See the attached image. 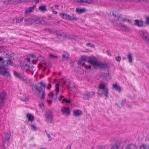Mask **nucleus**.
<instances>
[{"mask_svg": "<svg viewBox=\"0 0 149 149\" xmlns=\"http://www.w3.org/2000/svg\"><path fill=\"white\" fill-rule=\"evenodd\" d=\"M82 113V111L79 109L75 110L73 111V115L75 117H78L81 116Z\"/></svg>", "mask_w": 149, "mask_h": 149, "instance_id": "16", "label": "nucleus"}, {"mask_svg": "<svg viewBox=\"0 0 149 149\" xmlns=\"http://www.w3.org/2000/svg\"><path fill=\"white\" fill-rule=\"evenodd\" d=\"M3 60V58L1 57H0V61H2Z\"/></svg>", "mask_w": 149, "mask_h": 149, "instance_id": "60", "label": "nucleus"}, {"mask_svg": "<svg viewBox=\"0 0 149 149\" xmlns=\"http://www.w3.org/2000/svg\"><path fill=\"white\" fill-rule=\"evenodd\" d=\"M91 65H88V66H86V68L87 69H90L91 68Z\"/></svg>", "mask_w": 149, "mask_h": 149, "instance_id": "53", "label": "nucleus"}, {"mask_svg": "<svg viewBox=\"0 0 149 149\" xmlns=\"http://www.w3.org/2000/svg\"><path fill=\"white\" fill-rule=\"evenodd\" d=\"M46 86V84L43 82H40L36 86V89L39 93H42V96L41 97V99H43L45 96V89Z\"/></svg>", "mask_w": 149, "mask_h": 149, "instance_id": "2", "label": "nucleus"}, {"mask_svg": "<svg viewBox=\"0 0 149 149\" xmlns=\"http://www.w3.org/2000/svg\"><path fill=\"white\" fill-rule=\"evenodd\" d=\"M123 30L125 31H127V32H130V28L126 25L124 27Z\"/></svg>", "mask_w": 149, "mask_h": 149, "instance_id": "39", "label": "nucleus"}, {"mask_svg": "<svg viewBox=\"0 0 149 149\" xmlns=\"http://www.w3.org/2000/svg\"><path fill=\"white\" fill-rule=\"evenodd\" d=\"M39 105L40 106V107H41V108H42V107H44V105H43V104H42V103H41L40 104H39Z\"/></svg>", "mask_w": 149, "mask_h": 149, "instance_id": "54", "label": "nucleus"}, {"mask_svg": "<svg viewBox=\"0 0 149 149\" xmlns=\"http://www.w3.org/2000/svg\"><path fill=\"white\" fill-rule=\"evenodd\" d=\"M146 68L149 70V64H146Z\"/></svg>", "mask_w": 149, "mask_h": 149, "instance_id": "55", "label": "nucleus"}, {"mask_svg": "<svg viewBox=\"0 0 149 149\" xmlns=\"http://www.w3.org/2000/svg\"><path fill=\"white\" fill-rule=\"evenodd\" d=\"M23 17H21L20 18H18L16 19V22L17 23H20L22 22L23 20Z\"/></svg>", "mask_w": 149, "mask_h": 149, "instance_id": "41", "label": "nucleus"}, {"mask_svg": "<svg viewBox=\"0 0 149 149\" xmlns=\"http://www.w3.org/2000/svg\"><path fill=\"white\" fill-rule=\"evenodd\" d=\"M125 21H126V22L129 23H130L131 22V20L126 18L125 17L124 19H123V22H124Z\"/></svg>", "mask_w": 149, "mask_h": 149, "instance_id": "45", "label": "nucleus"}, {"mask_svg": "<svg viewBox=\"0 0 149 149\" xmlns=\"http://www.w3.org/2000/svg\"><path fill=\"white\" fill-rule=\"evenodd\" d=\"M141 147H142L144 149H146V148L144 145H143L140 147V148H141Z\"/></svg>", "mask_w": 149, "mask_h": 149, "instance_id": "56", "label": "nucleus"}, {"mask_svg": "<svg viewBox=\"0 0 149 149\" xmlns=\"http://www.w3.org/2000/svg\"><path fill=\"white\" fill-rule=\"evenodd\" d=\"M124 17H123L122 15H119L118 16V20L119 21H120L121 22H123V19H124Z\"/></svg>", "mask_w": 149, "mask_h": 149, "instance_id": "34", "label": "nucleus"}, {"mask_svg": "<svg viewBox=\"0 0 149 149\" xmlns=\"http://www.w3.org/2000/svg\"><path fill=\"white\" fill-rule=\"evenodd\" d=\"M126 149H137V148L135 145L131 144L128 145Z\"/></svg>", "mask_w": 149, "mask_h": 149, "instance_id": "31", "label": "nucleus"}, {"mask_svg": "<svg viewBox=\"0 0 149 149\" xmlns=\"http://www.w3.org/2000/svg\"><path fill=\"white\" fill-rule=\"evenodd\" d=\"M63 56V60L66 61L67 60L69 57V54L67 52H64L62 55Z\"/></svg>", "mask_w": 149, "mask_h": 149, "instance_id": "21", "label": "nucleus"}, {"mask_svg": "<svg viewBox=\"0 0 149 149\" xmlns=\"http://www.w3.org/2000/svg\"><path fill=\"white\" fill-rule=\"evenodd\" d=\"M3 47L2 46H0V51L2 49Z\"/></svg>", "mask_w": 149, "mask_h": 149, "instance_id": "61", "label": "nucleus"}, {"mask_svg": "<svg viewBox=\"0 0 149 149\" xmlns=\"http://www.w3.org/2000/svg\"><path fill=\"white\" fill-rule=\"evenodd\" d=\"M49 56L50 58L53 59H57L58 58V57L57 56L55 55L52 54H49Z\"/></svg>", "mask_w": 149, "mask_h": 149, "instance_id": "38", "label": "nucleus"}, {"mask_svg": "<svg viewBox=\"0 0 149 149\" xmlns=\"http://www.w3.org/2000/svg\"><path fill=\"white\" fill-rule=\"evenodd\" d=\"M8 72L7 69L4 67H0V74L3 75H5Z\"/></svg>", "mask_w": 149, "mask_h": 149, "instance_id": "15", "label": "nucleus"}, {"mask_svg": "<svg viewBox=\"0 0 149 149\" xmlns=\"http://www.w3.org/2000/svg\"><path fill=\"white\" fill-rule=\"evenodd\" d=\"M99 90L97 94L100 96L104 95L106 97H108L109 94L108 88L106 86L104 83H100L98 86Z\"/></svg>", "mask_w": 149, "mask_h": 149, "instance_id": "1", "label": "nucleus"}, {"mask_svg": "<svg viewBox=\"0 0 149 149\" xmlns=\"http://www.w3.org/2000/svg\"><path fill=\"white\" fill-rule=\"evenodd\" d=\"M13 2V1L12 0H6L5 1V3L7 4H9L10 3H12Z\"/></svg>", "mask_w": 149, "mask_h": 149, "instance_id": "46", "label": "nucleus"}, {"mask_svg": "<svg viewBox=\"0 0 149 149\" xmlns=\"http://www.w3.org/2000/svg\"><path fill=\"white\" fill-rule=\"evenodd\" d=\"M96 66L102 68H107L108 67V65H107L99 62H98Z\"/></svg>", "mask_w": 149, "mask_h": 149, "instance_id": "20", "label": "nucleus"}, {"mask_svg": "<svg viewBox=\"0 0 149 149\" xmlns=\"http://www.w3.org/2000/svg\"><path fill=\"white\" fill-rule=\"evenodd\" d=\"M146 19L147 24L149 25V17H147Z\"/></svg>", "mask_w": 149, "mask_h": 149, "instance_id": "51", "label": "nucleus"}, {"mask_svg": "<svg viewBox=\"0 0 149 149\" xmlns=\"http://www.w3.org/2000/svg\"><path fill=\"white\" fill-rule=\"evenodd\" d=\"M127 57V58L128 59L129 62L131 63H132V58L131 54L129 53Z\"/></svg>", "mask_w": 149, "mask_h": 149, "instance_id": "36", "label": "nucleus"}, {"mask_svg": "<svg viewBox=\"0 0 149 149\" xmlns=\"http://www.w3.org/2000/svg\"><path fill=\"white\" fill-rule=\"evenodd\" d=\"M36 4L38 3L39 1V0H36Z\"/></svg>", "mask_w": 149, "mask_h": 149, "instance_id": "59", "label": "nucleus"}, {"mask_svg": "<svg viewBox=\"0 0 149 149\" xmlns=\"http://www.w3.org/2000/svg\"><path fill=\"white\" fill-rule=\"evenodd\" d=\"M48 31L49 32L52 33L53 32V30L52 29H49Z\"/></svg>", "mask_w": 149, "mask_h": 149, "instance_id": "57", "label": "nucleus"}, {"mask_svg": "<svg viewBox=\"0 0 149 149\" xmlns=\"http://www.w3.org/2000/svg\"><path fill=\"white\" fill-rule=\"evenodd\" d=\"M38 149H46L44 147H41L38 148Z\"/></svg>", "mask_w": 149, "mask_h": 149, "instance_id": "58", "label": "nucleus"}, {"mask_svg": "<svg viewBox=\"0 0 149 149\" xmlns=\"http://www.w3.org/2000/svg\"><path fill=\"white\" fill-rule=\"evenodd\" d=\"M3 40V39L1 38H0V42H1Z\"/></svg>", "mask_w": 149, "mask_h": 149, "instance_id": "63", "label": "nucleus"}, {"mask_svg": "<svg viewBox=\"0 0 149 149\" xmlns=\"http://www.w3.org/2000/svg\"><path fill=\"white\" fill-rule=\"evenodd\" d=\"M134 24L139 27H141L143 25V21L141 20L135 19L134 21Z\"/></svg>", "mask_w": 149, "mask_h": 149, "instance_id": "13", "label": "nucleus"}, {"mask_svg": "<svg viewBox=\"0 0 149 149\" xmlns=\"http://www.w3.org/2000/svg\"><path fill=\"white\" fill-rule=\"evenodd\" d=\"M126 101V100L125 99H123L122 100L121 104L122 106H123Z\"/></svg>", "mask_w": 149, "mask_h": 149, "instance_id": "47", "label": "nucleus"}, {"mask_svg": "<svg viewBox=\"0 0 149 149\" xmlns=\"http://www.w3.org/2000/svg\"><path fill=\"white\" fill-rule=\"evenodd\" d=\"M126 25L123 24L121 23H120L118 24V26L120 27L121 29L123 30Z\"/></svg>", "mask_w": 149, "mask_h": 149, "instance_id": "40", "label": "nucleus"}, {"mask_svg": "<svg viewBox=\"0 0 149 149\" xmlns=\"http://www.w3.org/2000/svg\"><path fill=\"white\" fill-rule=\"evenodd\" d=\"M13 73L16 77L22 81L24 83H27L28 82V79L26 76L21 74H19L15 71H14Z\"/></svg>", "mask_w": 149, "mask_h": 149, "instance_id": "4", "label": "nucleus"}, {"mask_svg": "<svg viewBox=\"0 0 149 149\" xmlns=\"http://www.w3.org/2000/svg\"><path fill=\"white\" fill-rule=\"evenodd\" d=\"M113 87L116 91L120 92L121 91V88L119 86L117 85L116 84H113Z\"/></svg>", "mask_w": 149, "mask_h": 149, "instance_id": "24", "label": "nucleus"}, {"mask_svg": "<svg viewBox=\"0 0 149 149\" xmlns=\"http://www.w3.org/2000/svg\"><path fill=\"white\" fill-rule=\"evenodd\" d=\"M55 91L56 92V95H55V97L54 98L55 99H56L57 98V95L58 94V93L59 92V86L58 84H56L55 85Z\"/></svg>", "mask_w": 149, "mask_h": 149, "instance_id": "29", "label": "nucleus"}, {"mask_svg": "<svg viewBox=\"0 0 149 149\" xmlns=\"http://www.w3.org/2000/svg\"><path fill=\"white\" fill-rule=\"evenodd\" d=\"M61 111L63 114L68 115L70 114V109L68 108L63 107L61 109Z\"/></svg>", "mask_w": 149, "mask_h": 149, "instance_id": "12", "label": "nucleus"}, {"mask_svg": "<svg viewBox=\"0 0 149 149\" xmlns=\"http://www.w3.org/2000/svg\"><path fill=\"white\" fill-rule=\"evenodd\" d=\"M95 94V92H86L84 93L83 95V99L84 100H88L90 98L92 97Z\"/></svg>", "mask_w": 149, "mask_h": 149, "instance_id": "6", "label": "nucleus"}, {"mask_svg": "<svg viewBox=\"0 0 149 149\" xmlns=\"http://www.w3.org/2000/svg\"><path fill=\"white\" fill-rule=\"evenodd\" d=\"M51 87V85L49 83L48 84L47 86V88L48 89H49Z\"/></svg>", "mask_w": 149, "mask_h": 149, "instance_id": "52", "label": "nucleus"}, {"mask_svg": "<svg viewBox=\"0 0 149 149\" xmlns=\"http://www.w3.org/2000/svg\"><path fill=\"white\" fill-rule=\"evenodd\" d=\"M77 18L74 15H73L72 16L69 15V20H77Z\"/></svg>", "mask_w": 149, "mask_h": 149, "instance_id": "35", "label": "nucleus"}, {"mask_svg": "<svg viewBox=\"0 0 149 149\" xmlns=\"http://www.w3.org/2000/svg\"><path fill=\"white\" fill-rule=\"evenodd\" d=\"M37 59V57L33 54H30L27 57V60L30 63H36Z\"/></svg>", "mask_w": 149, "mask_h": 149, "instance_id": "7", "label": "nucleus"}, {"mask_svg": "<svg viewBox=\"0 0 149 149\" xmlns=\"http://www.w3.org/2000/svg\"><path fill=\"white\" fill-rule=\"evenodd\" d=\"M60 15L61 17L63 19H67L69 20V15L65 14L63 13L60 14Z\"/></svg>", "mask_w": 149, "mask_h": 149, "instance_id": "27", "label": "nucleus"}, {"mask_svg": "<svg viewBox=\"0 0 149 149\" xmlns=\"http://www.w3.org/2000/svg\"><path fill=\"white\" fill-rule=\"evenodd\" d=\"M3 54L5 57L8 58H11L12 56L11 52L8 51L4 52Z\"/></svg>", "mask_w": 149, "mask_h": 149, "instance_id": "22", "label": "nucleus"}, {"mask_svg": "<svg viewBox=\"0 0 149 149\" xmlns=\"http://www.w3.org/2000/svg\"><path fill=\"white\" fill-rule=\"evenodd\" d=\"M3 63L5 66L12 65L13 64V62L10 60L4 61Z\"/></svg>", "mask_w": 149, "mask_h": 149, "instance_id": "28", "label": "nucleus"}, {"mask_svg": "<svg viewBox=\"0 0 149 149\" xmlns=\"http://www.w3.org/2000/svg\"><path fill=\"white\" fill-rule=\"evenodd\" d=\"M37 61H40V63L42 64H44L46 65V62L45 61V59L44 57L41 56H40L38 57H37Z\"/></svg>", "mask_w": 149, "mask_h": 149, "instance_id": "23", "label": "nucleus"}, {"mask_svg": "<svg viewBox=\"0 0 149 149\" xmlns=\"http://www.w3.org/2000/svg\"><path fill=\"white\" fill-rule=\"evenodd\" d=\"M88 62L94 66H96L98 63L97 58L94 56L89 57Z\"/></svg>", "mask_w": 149, "mask_h": 149, "instance_id": "8", "label": "nucleus"}, {"mask_svg": "<svg viewBox=\"0 0 149 149\" xmlns=\"http://www.w3.org/2000/svg\"><path fill=\"white\" fill-rule=\"evenodd\" d=\"M39 10L44 12L47 11V10L46 8V6H40L38 8Z\"/></svg>", "mask_w": 149, "mask_h": 149, "instance_id": "30", "label": "nucleus"}, {"mask_svg": "<svg viewBox=\"0 0 149 149\" xmlns=\"http://www.w3.org/2000/svg\"><path fill=\"white\" fill-rule=\"evenodd\" d=\"M86 0H74L75 2L82 4L83 3H86Z\"/></svg>", "mask_w": 149, "mask_h": 149, "instance_id": "33", "label": "nucleus"}, {"mask_svg": "<svg viewBox=\"0 0 149 149\" xmlns=\"http://www.w3.org/2000/svg\"><path fill=\"white\" fill-rule=\"evenodd\" d=\"M6 96V93L3 91L0 95V109H1L4 102Z\"/></svg>", "mask_w": 149, "mask_h": 149, "instance_id": "9", "label": "nucleus"}, {"mask_svg": "<svg viewBox=\"0 0 149 149\" xmlns=\"http://www.w3.org/2000/svg\"><path fill=\"white\" fill-rule=\"evenodd\" d=\"M54 33H55L56 34L57 36H61L62 35H63V33H60L59 31H55Z\"/></svg>", "mask_w": 149, "mask_h": 149, "instance_id": "43", "label": "nucleus"}, {"mask_svg": "<svg viewBox=\"0 0 149 149\" xmlns=\"http://www.w3.org/2000/svg\"><path fill=\"white\" fill-rule=\"evenodd\" d=\"M31 21V19L30 18H28L26 19L25 20V22L26 24H31L30 22Z\"/></svg>", "mask_w": 149, "mask_h": 149, "instance_id": "42", "label": "nucleus"}, {"mask_svg": "<svg viewBox=\"0 0 149 149\" xmlns=\"http://www.w3.org/2000/svg\"><path fill=\"white\" fill-rule=\"evenodd\" d=\"M26 116L28 120L29 121L32 122L34 119L33 116L30 113L27 114Z\"/></svg>", "mask_w": 149, "mask_h": 149, "instance_id": "26", "label": "nucleus"}, {"mask_svg": "<svg viewBox=\"0 0 149 149\" xmlns=\"http://www.w3.org/2000/svg\"><path fill=\"white\" fill-rule=\"evenodd\" d=\"M20 65L22 69L24 70L27 69L29 67L28 65L26 63L25 61L24 60L21 61L20 62Z\"/></svg>", "mask_w": 149, "mask_h": 149, "instance_id": "11", "label": "nucleus"}, {"mask_svg": "<svg viewBox=\"0 0 149 149\" xmlns=\"http://www.w3.org/2000/svg\"><path fill=\"white\" fill-rule=\"evenodd\" d=\"M139 33L142 39L147 44L149 45V34L146 31L141 30Z\"/></svg>", "mask_w": 149, "mask_h": 149, "instance_id": "3", "label": "nucleus"}, {"mask_svg": "<svg viewBox=\"0 0 149 149\" xmlns=\"http://www.w3.org/2000/svg\"><path fill=\"white\" fill-rule=\"evenodd\" d=\"M21 100L23 101H27L28 99L27 97L23 96L21 98Z\"/></svg>", "mask_w": 149, "mask_h": 149, "instance_id": "44", "label": "nucleus"}, {"mask_svg": "<svg viewBox=\"0 0 149 149\" xmlns=\"http://www.w3.org/2000/svg\"><path fill=\"white\" fill-rule=\"evenodd\" d=\"M53 12L54 13V14H56L57 13V12L55 11H53Z\"/></svg>", "mask_w": 149, "mask_h": 149, "instance_id": "64", "label": "nucleus"}, {"mask_svg": "<svg viewBox=\"0 0 149 149\" xmlns=\"http://www.w3.org/2000/svg\"><path fill=\"white\" fill-rule=\"evenodd\" d=\"M36 5L33 6L32 7H31L30 8L26 9L25 11V14H26L31 13L33 11V10L36 7Z\"/></svg>", "mask_w": 149, "mask_h": 149, "instance_id": "18", "label": "nucleus"}, {"mask_svg": "<svg viewBox=\"0 0 149 149\" xmlns=\"http://www.w3.org/2000/svg\"><path fill=\"white\" fill-rule=\"evenodd\" d=\"M86 56H82L78 62V64L80 65H83L84 64V62L86 60Z\"/></svg>", "mask_w": 149, "mask_h": 149, "instance_id": "19", "label": "nucleus"}, {"mask_svg": "<svg viewBox=\"0 0 149 149\" xmlns=\"http://www.w3.org/2000/svg\"><path fill=\"white\" fill-rule=\"evenodd\" d=\"M47 136L48 137V139H49V141H50L52 140V138L50 135L48 134L47 133Z\"/></svg>", "mask_w": 149, "mask_h": 149, "instance_id": "50", "label": "nucleus"}, {"mask_svg": "<svg viewBox=\"0 0 149 149\" xmlns=\"http://www.w3.org/2000/svg\"><path fill=\"white\" fill-rule=\"evenodd\" d=\"M10 134L9 133L6 134L5 135V137L3 140V143L2 146H4V144L5 143L7 142H8L9 141V140L10 138Z\"/></svg>", "mask_w": 149, "mask_h": 149, "instance_id": "17", "label": "nucleus"}, {"mask_svg": "<svg viewBox=\"0 0 149 149\" xmlns=\"http://www.w3.org/2000/svg\"><path fill=\"white\" fill-rule=\"evenodd\" d=\"M62 98L61 97V96H60V97H59V101H61V100Z\"/></svg>", "mask_w": 149, "mask_h": 149, "instance_id": "62", "label": "nucleus"}, {"mask_svg": "<svg viewBox=\"0 0 149 149\" xmlns=\"http://www.w3.org/2000/svg\"><path fill=\"white\" fill-rule=\"evenodd\" d=\"M61 81L63 83V84L65 85L68 88H70V84L71 82L70 79H67L64 80L63 79H62Z\"/></svg>", "mask_w": 149, "mask_h": 149, "instance_id": "14", "label": "nucleus"}, {"mask_svg": "<svg viewBox=\"0 0 149 149\" xmlns=\"http://www.w3.org/2000/svg\"><path fill=\"white\" fill-rule=\"evenodd\" d=\"M31 126L32 127V129L34 130H37V128L34 125H31Z\"/></svg>", "mask_w": 149, "mask_h": 149, "instance_id": "49", "label": "nucleus"}, {"mask_svg": "<svg viewBox=\"0 0 149 149\" xmlns=\"http://www.w3.org/2000/svg\"><path fill=\"white\" fill-rule=\"evenodd\" d=\"M115 59L116 61L118 62H120L121 60V58L120 56L116 57Z\"/></svg>", "mask_w": 149, "mask_h": 149, "instance_id": "48", "label": "nucleus"}, {"mask_svg": "<svg viewBox=\"0 0 149 149\" xmlns=\"http://www.w3.org/2000/svg\"><path fill=\"white\" fill-rule=\"evenodd\" d=\"M55 95L53 92H50L48 95L47 101L49 104H51L52 102V99L54 97Z\"/></svg>", "mask_w": 149, "mask_h": 149, "instance_id": "10", "label": "nucleus"}, {"mask_svg": "<svg viewBox=\"0 0 149 149\" xmlns=\"http://www.w3.org/2000/svg\"><path fill=\"white\" fill-rule=\"evenodd\" d=\"M95 2V0H86V3L89 4H94Z\"/></svg>", "mask_w": 149, "mask_h": 149, "instance_id": "32", "label": "nucleus"}, {"mask_svg": "<svg viewBox=\"0 0 149 149\" xmlns=\"http://www.w3.org/2000/svg\"><path fill=\"white\" fill-rule=\"evenodd\" d=\"M86 9L85 8L80 9L79 8H77L76 9V12L79 13H84L86 11Z\"/></svg>", "mask_w": 149, "mask_h": 149, "instance_id": "25", "label": "nucleus"}, {"mask_svg": "<svg viewBox=\"0 0 149 149\" xmlns=\"http://www.w3.org/2000/svg\"><path fill=\"white\" fill-rule=\"evenodd\" d=\"M46 119L48 123H51L53 121L52 114V112L49 110H47L45 112Z\"/></svg>", "mask_w": 149, "mask_h": 149, "instance_id": "5", "label": "nucleus"}, {"mask_svg": "<svg viewBox=\"0 0 149 149\" xmlns=\"http://www.w3.org/2000/svg\"><path fill=\"white\" fill-rule=\"evenodd\" d=\"M62 102V103H71V101L70 99L68 100L65 98H64Z\"/></svg>", "mask_w": 149, "mask_h": 149, "instance_id": "37", "label": "nucleus"}]
</instances>
